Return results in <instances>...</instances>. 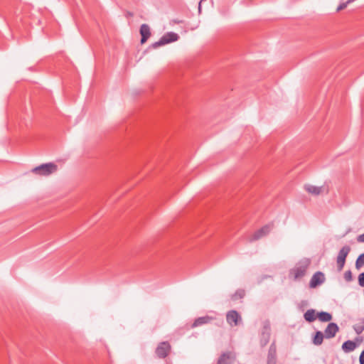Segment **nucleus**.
<instances>
[{"instance_id": "f257e3e1", "label": "nucleus", "mask_w": 364, "mask_h": 364, "mask_svg": "<svg viewBox=\"0 0 364 364\" xmlns=\"http://www.w3.org/2000/svg\"><path fill=\"white\" fill-rule=\"evenodd\" d=\"M57 170L58 166L53 162H50L41 164L40 166L33 168L31 170V173L40 176H48L56 172Z\"/></svg>"}, {"instance_id": "f03ea898", "label": "nucleus", "mask_w": 364, "mask_h": 364, "mask_svg": "<svg viewBox=\"0 0 364 364\" xmlns=\"http://www.w3.org/2000/svg\"><path fill=\"white\" fill-rule=\"evenodd\" d=\"M309 265V259H305L301 260L293 269L290 270V274L294 277V279H301L305 276Z\"/></svg>"}, {"instance_id": "7ed1b4c3", "label": "nucleus", "mask_w": 364, "mask_h": 364, "mask_svg": "<svg viewBox=\"0 0 364 364\" xmlns=\"http://www.w3.org/2000/svg\"><path fill=\"white\" fill-rule=\"evenodd\" d=\"M179 36L174 32H168L165 33L159 41H156L151 45L152 48H157L159 46L175 42L178 41Z\"/></svg>"}, {"instance_id": "20e7f679", "label": "nucleus", "mask_w": 364, "mask_h": 364, "mask_svg": "<svg viewBox=\"0 0 364 364\" xmlns=\"http://www.w3.org/2000/svg\"><path fill=\"white\" fill-rule=\"evenodd\" d=\"M350 252V247L348 245L343 246L338 252L336 257V265L338 272L342 271L346 263L347 256Z\"/></svg>"}, {"instance_id": "39448f33", "label": "nucleus", "mask_w": 364, "mask_h": 364, "mask_svg": "<svg viewBox=\"0 0 364 364\" xmlns=\"http://www.w3.org/2000/svg\"><path fill=\"white\" fill-rule=\"evenodd\" d=\"M171 350V344L168 341L160 342L156 350L155 353L159 358H166Z\"/></svg>"}, {"instance_id": "423d86ee", "label": "nucleus", "mask_w": 364, "mask_h": 364, "mask_svg": "<svg viewBox=\"0 0 364 364\" xmlns=\"http://www.w3.org/2000/svg\"><path fill=\"white\" fill-rule=\"evenodd\" d=\"M272 228L273 224H267L264 225L260 229L254 232V234L252 235V237L250 239V241L253 242L267 235L272 230Z\"/></svg>"}, {"instance_id": "0eeeda50", "label": "nucleus", "mask_w": 364, "mask_h": 364, "mask_svg": "<svg viewBox=\"0 0 364 364\" xmlns=\"http://www.w3.org/2000/svg\"><path fill=\"white\" fill-rule=\"evenodd\" d=\"M241 320V316L237 311L230 310L228 311L226 314V321L231 326H237Z\"/></svg>"}, {"instance_id": "6e6552de", "label": "nucleus", "mask_w": 364, "mask_h": 364, "mask_svg": "<svg viewBox=\"0 0 364 364\" xmlns=\"http://www.w3.org/2000/svg\"><path fill=\"white\" fill-rule=\"evenodd\" d=\"M235 358L236 355L234 352H224L218 358L217 364H232Z\"/></svg>"}, {"instance_id": "1a4fd4ad", "label": "nucleus", "mask_w": 364, "mask_h": 364, "mask_svg": "<svg viewBox=\"0 0 364 364\" xmlns=\"http://www.w3.org/2000/svg\"><path fill=\"white\" fill-rule=\"evenodd\" d=\"M325 282V276L324 274L321 272H316L313 274L310 282L309 287L310 288H316V287L322 284Z\"/></svg>"}, {"instance_id": "9d476101", "label": "nucleus", "mask_w": 364, "mask_h": 364, "mask_svg": "<svg viewBox=\"0 0 364 364\" xmlns=\"http://www.w3.org/2000/svg\"><path fill=\"white\" fill-rule=\"evenodd\" d=\"M267 364H277V346L274 341L268 350Z\"/></svg>"}, {"instance_id": "9b49d317", "label": "nucleus", "mask_w": 364, "mask_h": 364, "mask_svg": "<svg viewBox=\"0 0 364 364\" xmlns=\"http://www.w3.org/2000/svg\"><path fill=\"white\" fill-rule=\"evenodd\" d=\"M338 331L339 327L336 323H329L324 330L325 338L330 339L335 337Z\"/></svg>"}, {"instance_id": "f8f14e48", "label": "nucleus", "mask_w": 364, "mask_h": 364, "mask_svg": "<svg viewBox=\"0 0 364 364\" xmlns=\"http://www.w3.org/2000/svg\"><path fill=\"white\" fill-rule=\"evenodd\" d=\"M214 319V317L208 315L205 316L198 317L196 318L193 323L191 325V328H194L203 326L204 324L210 323Z\"/></svg>"}, {"instance_id": "ddd939ff", "label": "nucleus", "mask_w": 364, "mask_h": 364, "mask_svg": "<svg viewBox=\"0 0 364 364\" xmlns=\"http://www.w3.org/2000/svg\"><path fill=\"white\" fill-rule=\"evenodd\" d=\"M140 34H141V43L144 44L146 42L149 38L151 36V31L149 26L144 23L140 27Z\"/></svg>"}, {"instance_id": "4468645a", "label": "nucleus", "mask_w": 364, "mask_h": 364, "mask_svg": "<svg viewBox=\"0 0 364 364\" xmlns=\"http://www.w3.org/2000/svg\"><path fill=\"white\" fill-rule=\"evenodd\" d=\"M304 189L311 195L318 196L324 191L325 188L324 186H316L310 184H306L304 186Z\"/></svg>"}, {"instance_id": "2eb2a0df", "label": "nucleus", "mask_w": 364, "mask_h": 364, "mask_svg": "<svg viewBox=\"0 0 364 364\" xmlns=\"http://www.w3.org/2000/svg\"><path fill=\"white\" fill-rule=\"evenodd\" d=\"M358 346L357 343L353 341L348 340L342 345V350L345 353H350L353 351Z\"/></svg>"}, {"instance_id": "dca6fc26", "label": "nucleus", "mask_w": 364, "mask_h": 364, "mask_svg": "<svg viewBox=\"0 0 364 364\" xmlns=\"http://www.w3.org/2000/svg\"><path fill=\"white\" fill-rule=\"evenodd\" d=\"M325 335L323 333L320 331H317L313 337V343L316 346H320L322 344Z\"/></svg>"}, {"instance_id": "f3484780", "label": "nucleus", "mask_w": 364, "mask_h": 364, "mask_svg": "<svg viewBox=\"0 0 364 364\" xmlns=\"http://www.w3.org/2000/svg\"><path fill=\"white\" fill-rule=\"evenodd\" d=\"M304 317L306 321L313 322L314 321L316 320L317 317V316L316 315V311L312 309L307 310L305 312Z\"/></svg>"}, {"instance_id": "a211bd4d", "label": "nucleus", "mask_w": 364, "mask_h": 364, "mask_svg": "<svg viewBox=\"0 0 364 364\" xmlns=\"http://www.w3.org/2000/svg\"><path fill=\"white\" fill-rule=\"evenodd\" d=\"M318 318L322 322H328L332 319V315L326 311H321L317 314Z\"/></svg>"}, {"instance_id": "6ab92c4d", "label": "nucleus", "mask_w": 364, "mask_h": 364, "mask_svg": "<svg viewBox=\"0 0 364 364\" xmlns=\"http://www.w3.org/2000/svg\"><path fill=\"white\" fill-rule=\"evenodd\" d=\"M270 333H266L265 331L262 332V337L260 340L261 346H265L269 341Z\"/></svg>"}, {"instance_id": "aec40b11", "label": "nucleus", "mask_w": 364, "mask_h": 364, "mask_svg": "<svg viewBox=\"0 0 364 364\" xmlns=\"http://www.w3.org/2000/svg\"><path fill=\"white\" fill-rule=\"evenodd\" d=\"M364 266V253L360 255L355 261V268L360 269Z\"/></svg>"}, {"instance_id": "412c9836", "label": "nucleus", "mask_w": 364, "mask_h": 364, "mask_svg": "<svg viewBox=\"0 0 364 364\" xmlns=\"http://www.w3.org/2000/svg\"><path fill=\"white\" fill-rule=\"evenodd\" d=\"M353 329L357 334H360L364 331V320L354 325Z\"/></svg>"}, {"instance_id": "4be33fe9", "label": "nucleus", "mask_w": 364, "mask_h": 364, "mask_svg": "<svg viewBox=\"0 0 364 364\" xmlns=\"http://www.w3.org/2000/svg\"><path fill=\"white\" fill-rule=\"evenodd\" d=\"M245 295V291L244 289H237L235 294L232 295V299L236 300L237 299H242Z\"/></svg>"}, {"instance_id": "5701e85b", "label": "nucleus", "mask_w": 364, "mask_h": 364, "mask_svg": "<svg viewBox=\"0 0 364 364\" xmlns=\"http://www.w3.org/2000/svg\"><path fill=\"white\" fill-rule=\"evenodd\" d=\"M354 1H355V0H348V1H346V2H343V3L341 4L338 6V8H337L336 11H341V10H343V9H346V8L347 7V6H348L349 4H350V3H352V2H353Z\"/></svg>"}, {"instance_id": "b1692460", "label": "nucleus", "mask_w": 364, "mask_h": 364, "mask_svg": "<svg viewBox=\"0 0 364 364\" xmlns=\"http://www.w3.org/2000/svg\"><path fill=\"white\" fill-rule=\"evenodd\" d=\"M345 280L347 282H351L353 280V274L350 270H347L343 275Z\"/></svg>"}, {"instance_id": "393cba45", "label": "nucleus", "mask_w": 364, "mask_h": 364, "mask_svg": "<svg viewBox=\"0 0 364 364\" xmlns=\"http://www.w3.org/2000/svg\"><path fill=\"white\" fill-rule=\"evenodd\" d=\"M262 331H265L266 333H270V323H269V321H266L264 323Z\"/></svg>"}, {"instance_id": "a878e982", "label": "nucleus", "mask_w": 364, "mask_h": 364, "mask_svg": "<svg viewBox=\"0 0 364 364\" xmlns=\"http://www.w3.org/2000/svg\"><path fill=\"white\" fill-rule=\"evenodd\" d=\"M358 284L360 287H364V272L358 275Z\"/></svg>"}, {"instance_id": "bb28decb", "label": "nucleus", "mask_w": 364, "mask_h": 364, "mask_svg": "<svg viewBox=\"0 0 364 364\" xmlns=\"http://www.w3.org/2000/svg\"><path fill=\"white\" fill-rule=\"evenodd\" d=\"M360 364H364V350L361 352L359 358Z\"/></svg>"}, {"instance_id": "cd10ccee", "label": "nucleus", "mask_w": 364, "mask_h": 364, "mask_svg": "<svg viewBox=\"0 0 364 364\" xmlns=\"http://www.w3.org/2000/svg\"><path fill=\"white\" fill-rule=\"evenodd\" d=\"M358 242H364V233L362 235H360L357 238Z\"/></svg>"}, {"instance_id": "c85d7f7f", "label": "nucleus", "mask_w": 364, "mask_h": 364, "mask_svg": "<svg viewBox=\"0 0 364 364\" xmlns=\"http://www.w3.org/2000/svg\"><path fill=\"white\" fill-rule=\"evenodd\" d=\"M203 0H200V1L199 2V6H198V10H199V12H200V8H201V2H202Z\"/></svg>"}]
</instances>
